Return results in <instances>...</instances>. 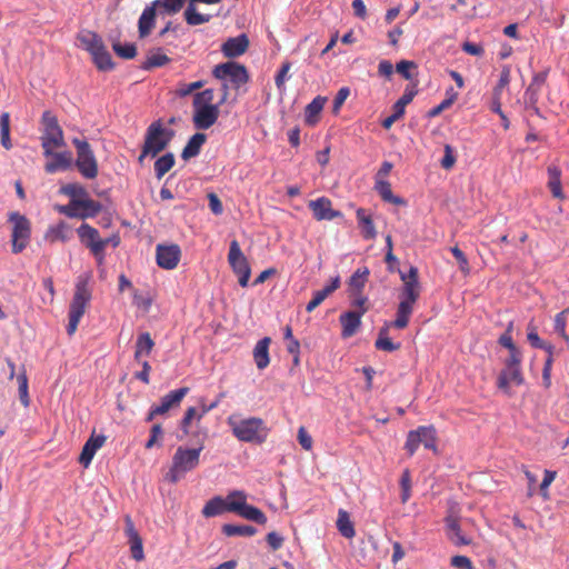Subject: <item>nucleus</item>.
Here are the masks:
<instances>
[{
    "mask_svg": "<svg viewBox=\"0 0 569 569\" xmlns=\"http://www.w3.org/2000/svg\"><path fill=\"white\" fill-rule=\"evenodd\" d=\"M227 425L232 435L242 442L261 445L269 433L264 421L258 417L241 418L238 415H231L227 418Z\"/></svg>",
    "mask_w": 569,
    "mask_h": 569,
    "instance_id": "1",
    "label": "nucleus"
},
{
    "mask_svg": "<svg viewBox=\"0 0 569 569\" xmlns=\"http://www.w3.org/2000/svg\"><path fill=\"white\" fill-rule=\"evenodd\" d=\"M202 449L203 446L192 449L178 447L172 457V465L166 473V480L177 483L187 472L196 469L199 465Z\"/></svg>",
    "mask_w": 569,
    "mask_h": 569,
    "instance_id": "2",
    "label": "nucleus"
},
{
    "mask_svg": "<svg viewBox=\"0 0 569 569\" xmlns=\"http://www.w3.org/2000/svg\"><path fill=\"white\" fill-rule=\"evenodd\" d=\"M212 74L214 78L222 81L223 96L220 103H223L227 100L229 88L227 83L228 81L234 89H239L249 81V74L246 67L234 61H227L224 63L217 64L212 70Z\"/></svg>",
    "mask_w": 569,
    "mask_h": 569,
    "instance_id": "3",
    "label": "nucleus"
},
{
    "mask_svg": "<svg viewBox=\"0 0 569 569\" xmlns=\"http://www.w3.org/2000/svg\"><path fill=\"white\" fill-rule=\"evenodd\" d=\"M43 127L40 137L43 156L49 157L56 148L66 146L63 131L58 122L57 117L51 111H44L41 117Z\"/></svg>",
    "mask_w": 569,
    "mask_h": 569,
    "instance_id": "4",
    "label": "nucleus"
},
{
    "mask_svg": "<svg viewBox=\"0 0 569 569\" xmlns=\"http://www.w3.org/2000/svg\"><path fill=\"white\" fill-rule=\"evenodd\" d=\"M90 299L91 292L88 287V281L79 279L76 283L74 295L69 306V322L67 326V333L69 336H72L76 332Z\"/></svg>",
    "mask_w": 569,
    "mask_h": 569,
    "instance_id": "5",
    "label": "nucleus"
},
{
    "mask_svg": "<svg viewBox=\"0 0 569 569\" xmlns=\"http://www.w3.org/2000/svg\"><path fill=\"white\" fill-rule=\"evenodd\" d=\"M173 137L174 131L166 128L160 119L153 121L146 130L144 154L156 157L168 147Z\"/></svg>",
    "mask_w": 569,
    "mask_h": 569,
    "instance_id": "6",
    "label": "nucleus"
},
{
    "mask_svg": "<svg viewBox=\"0 0 569 569\" xmlns=\"http://www.w3.org/2000/svg\"><path fill=\"white\" fill-rule=\"evenodd\" d=\"M522 356L507 357L503 361V368L497 378V388L506 396L511 397V386H521L525 383L522 373Z\"/></svg>",
    "mask_w": 569,
    "mask_h": 569,
    "instance_id": "7",
    "label": "nucleus"
},
{
    "mask_svg": "<svg viewBox=\"0 0 569 569\" xmlns=\"http://www.w3.org/2000/svg\"><path fill=\"white\" fill-rule=\"evenodd\" d=\"M72 144L77 150L74 164L78 171L86 179H94L98 176V162L91 146L79 138H73Z\"/></svg>",
    "mask_w": 569,
    "mask_h": 569,
    "instance_id": "8",
    "label": "nucleus"
},
{
    "mask_svg": "<svg viewBox=\"0 0 569 569\" xmlns=\"http://www.w3.org/2000/svg\"><path fill=\"white\" fill-rule=\"evenodd\" d=\"M8 221L13 224L11 233L12 252L20 253L30 242L31 223L24 214L18 211L9 212Z\"/></svg>",
    "mask_w": 569,
    "mask_h": 569,
    "instance_id": "9",
    "label": "nucleus"
},
{
    "mask_svg": "<svg viewBox=\"0 0 569 569\" xmlns=\"http://www.w3.org/2000/svg\"><path fill=\"white\" fill-rule=\"evenodd\" d=\"M228 261L232 271L238 276L239 284L246 288L251 276V268L237 240L230 242Z\"/></svg>",
    "mask_w": 569,
    "mask_h": 569,
    "instance_id": "10",
    "label": "nucleus"
},
{
    "mask_svg": "<svg viewBox=\"0 0 569 569\" xmlns=\"http://www.w3.org/2000/svg\"><path fill=\"white\" fill-rule=\"evenodd\" d=\"M77 233L81 243L90 250L97 263L99 266L102 264L104 262L106 252H103V242L99 231L88 223H82L77 229Z\"/></svg>",
    "mask_w": 569,
    "mask_h": 569,
    "instance_id": "11",
    "label": "nucleus"
},
{
    "mask_svg": "<svg viewBox=\"0 0 569 569\" xmlns=\"http://www.w3.org/2000/svg\"><path fill=\"white\" fill-rule=\"evenodd\" d=\"M231 498H239L238 500H234V503L230 506L231 512H236L240 517L250 521H254L259 525H264L267 522L266 515L259 508L246 502L247 497L243 491L236 490L230 492L229 499Z\"/></svg>",
    "mask_w": 569,
    "mask_h": 569,
    "instance_id": "12",
    "label": "nucleus"
},
{
    "mask_svg": "<svg viewBox=\"0 0 569 569\" xmlns=\"http://www.w3.org/2000/svg\"><path fill=\"white\" fill-rule=\"evenodd\" d=\"M181 258V250L178 244H158L156 248L157 264L166 270L174 269Z\"/></svg>",
    "mask_w": 569,
    "mask_h": 569,
    "instance_id": "13",
    "label": "nucleus"
},
{
    "mask_svg": "<svg viewBox=\"0 0 569 569\" xmlns=\"http://www.w3.org/2000/svg\"><path fill=\"white\" fill-rule=\"evenodd\" d=\"M192 121L198 130H207L212 127L219 118V106L193 107Z\"/></svg>",
    "mask_w": 569,
    "mask_h": 569,
    "instance_id": "14",
    "label": "nucleus"
},
{
    "mask_svg": "<svg viewBox=\"0 0 569 569\" xmlns=\"http://www.w3.org/2000/svg\"><path fill=\"white\" fill-rule=\"evenodd\" d=\"M309 208L312 211L315 219L318 221H330L342 216L340 211L332 209L330 199L326 197L310 201Z\"/></svg>",
    "mask_w": 569,
    "mask_h": 569,
    "instance_id": "15",
    "label": "nucleus"
},
{
    "mask_svg": "<svg viewBox=\"0 0 569 569\" xmlns=\"http://www.w3.org/2000/svg\"><path fill=\"white\" fill-rule=\"evenodd\" d=\"M126 528L124 532L128 538V543L130 545L131 557L136 561H141L144 559L143 545L142 539L138 531L134 528L133 521L129 516L124 518Z\"/></svg>",
    "mask_w": 569,
    "mask_h": 569,
    "instance_id": "16",
    "label": "nucleus"
},
{
    "mask_svg": "<svg viewBox=\"0 0 569 569\" xmlns=\"http://www.w3.org/2000/svg\"><path fill=\"white\" fill-rule=\"evenodd\" d=\"M249 47L247 34L241 33L237 37L228 38L221 46V52L224 57L233 59L243 54Z\"/></svg>",
    "mask_w": 569,
    "mask_h": 569,
    "instance_id": "17",
    "label": "nucleus"
},
{
    "mask_svg": "<svg viewBox=\"0 0 569 569\" xmlns=\"http://www.w3.org/2000/svg\"><path fill=\"white\" fill-rule=\"evenodd\" d=\"M234 500L236 498L229 499V496L227 497V499H223L220 496H216L206 502L201 510V513L206 518H212L220 516L226 511L231 512L230 506L234 503Z\"/></svg>",
    "mask_w": 569,
    "mask_h": 569,
    "instance_id": "18",
    "label": "nucleus"
},
{
    "mask_svg": "<svg viewBox=\"0 0 569 569\" xmlns=\"http://www.w3.org/2000/svg\"><path fill=\"white\" fill-rule=\"evenodd\" d=\"M106 437L103 435H91V437L86 441L82 447L81 453L79 456V463L84 468H88L96 455V452L104 445Z\"/></svg>",
    "mask_w": 569,
    "mask_h": 569,
    "instance_id": "19",
    "label": "nucleus"
},
{
    "mask_svg": "<svg viewBox=\"0 0 569 569\" xmlns=\"http://www.w3.org/2000/svg\"><path fill=\"white\" fill-rule=\"evenodd\" d=\"M221 0H189L188 6L183 12L186 22L189 26H199L207 23L211 20L210 14L199 13L196 8V3L201 2L206 4L219 3Z\"/></svg>",
    "mask_w": 569,
    "mask_h": 569,
    "instance_id": "20",
    "label": "nucleus"
},
{
    "mask_svg": "<svg viewBox=\"0 0 569 569\" xmlns=\"http://www.w3.org/2000/svg\"><path fill=\"white\" fill-rule=\"evenodd\" d=\"M157 10L158 8L153 2H151L143 9L138 20L139 38H147L151 33L152 29L156 26Z\"/></svg>",
    "mask_w": 569,
    "mask_h": 569,
    "instance_id": "21",
    "label": "nucleus"
},
{
    "mask_svg": "<svg viewBox=\"0 0 569 569\" xmlns=\"http://www.w3.org/2000/svg\"><path fill=\"white\" fill-rule=\"evenodd\" d=\"M188 392V387H181L170 391L161 398L160 403L156 406L154 412L161 415L167 413L170 409L178 407Z\"/></svg>",
    "mask_w": 569,
    "mask_h": 569,
    "instance_id": "22",
    "label": "nucleus"
},
{
    "mask_svg": "<svg viewBox=\"0 0 569 569\" xmlns=\"http://www.w3.org/2000/svg\"><path fill=\"white\" fill-rule=\"evenodd\" d=\"M361 312H357L356 310L347 311L340 316V323L342 326V337L349 338L352 337L357 329L361 325Z\"/></svg>",
    "mask_w": 569,
    "mask_h": 569,
    "instance_id": "23",
    "label": "nucleus"
},
{
    "mask_svg": "<svg viewBox=\"0 0 569 569\" xmlns=\"http://www.w3.org/2000/svg\"><path fill=\"white\" fill-rule=\"evenodd\" d=\"M49 157L52 158L51 161L47 162L44 166V170L47 173H54L57 171H64L68 170L72 164V157L71 152L64 151V152H53L52 154H49Z\"/></svg>",
    "mask_w": 569,
    "mask_h": 569,
    "instance_id": "24",
    "label": "nucleus"
},
{
    "mask_svg": "<svg viewBox=\"0 0 569 569\" xmlns=\"http://www.w3.org/2000/svg\"><path fill=\"white\" fill-rule=\"evenodd\" d=\"M271 339L269 337H264L260 339L253 349V359L256 366L259 370H263L269 366V345Z\"/></svg>",
    "mask_w": 569,
    "mask_h": 569,
    "instance_id": "25",
    "label": "nucleus"
},
{
    "mask_svg": "<svg viewBox=\"0 0 569 569\" xmlns=\"http://www.w3.org/2000/svg\"><path fill=\"white\" fill-rule=\"evenodd\" d=\"M327 102L326 97L317 96L305 108V122L308 126H315L319 121V116Z\"/></svg>",
    "mask_w": 569,
    "mask_h": 569,
    "instance_id": "26",
    "label": "nucleus"
},
{
    "mask_svg": "<svg viewBox=\"0 0 569 569\" xmlns=\"http://www.w3.org/2000/svg\"><path fill=\"white\" fill-rule=\"evenodd\" d=\"M78 40L80 41L81 46L88 52H90L91 56L106 47L102 41V38L93 31L80 32L78 36Z\"/></svg>",
    "mask_w": 569,
    "mask_h": 569,
    "instance_id": "27",
    "label": "nucleus"
},
{
    "mask_svg": "<svg viewBox=\"0 0 569 569\" xmlns=\"http://www.w3.org/2000/svg\"><path fill=\"white\" fill-rule=\"evenodd\" d=\"M206 140H207V136L204 133H201V132L194 133L188 140L187 144L182 149L181 158L187 161L191 158L197 157L200 153L201 148L204 144Z\"/></svg>",
    "mask_w": 569,
    "mask_h": 569,
    "instance_id": "28",
    "label": "nucleus"
},
{
    "mask_svg": "<svg viewBox=\"0 0 569 569\" xmlns=\"http://www.w3.org/2000/svg\"><path fill=\"white\" fill-rule=\"evenodd\" d=\"M548 188L551 194L560 200L566 198L561 186V170L557 166L548 167Z\"/></svg>",
    "mask_w": 569,
    "mask_h": 569,
    "instance_id": "29",
    "label": "nucleus"
},
{
    "mask_svg": "<svg viewBox=\"0 0 569 569\" xmlns=\"http://www.w3.org/2000/svg\"><path fill=\"white\" fill-rule=\"evenodd\" d=\"M446 526L448 529V537L456 546H467L471 541L462 535L458 520L449 516L446 518Z\"/></svg>",
    "mask_w": 569,
    "mask_h": 569,
    "instance_id": "30",
    "label": "nucleus"
},
{
    "mask_svg": "<svg viewBox=\"0 0 569 569\" xmlns=\"http://www.w3.org/2000/svg\"><path fill=\"white\" fill-rule=\"evenodd\" d=\"M170 62V58L162 52L161 48H157L156 50L150 51L147 59L142 62L141 69L143 70H152L154 68H160Z\"/></svg>",
    "mask_w": 569,
    "mask_h": 569,
    "instance_id": "31",
    "label": "nucleus"
},
{
    "mask_svg": "<svg viewBox=\"0 0 569 569\" xmlns=\"http://www.w3.org/2000/svg\"><path fill=\"white\" fill-rule=\"evenodd\" d=\"M356 213H357V219H358L359 226L361 227L362 237L366 240L375 239L377 236V231H376V228H375L371 217L368 216L366 213V210L362 208H359Z\"/></svg>",
    "mask_w": 569,
    "mask_h": 569,
    "instance_id": "32",
    "label": "nucleus"
},
{
    "mask_svg": "<svg viewBox=\"0 0 569 569\" xmlns=\"http://www.w3.org/2000/svg\"><path fill=\"white\" fill-rule=\"evenodd\" d=\"M154 342L149 332H142L136 341L134 360L140 362L141 357L149 356L152 351Z\"/></svg>",
    "mask_w": 569,
    "mask_h": 569,
    "instance_id": "33",
    "label": "nucleus"
},
{
    "mask_svg": "<svg viewBox=\"0 0 569 569\" xmlns=\"http://www.w3.org/2000/svg\"><path fill=\"white\" fill-rule=\"evenodd\" d=\"M419 437L421 438V445L428 449L437 452V430L430 426H420L417 428Z\"/></svg>",
    "mask_w": 569,
    "mask_h": 569,
    "instance_id": "34",
    "label": "nucleus"
},
{
    "mask_svg": "<svg viewBox=\"0 0 569 569\" xmlns=\"http://www.w3.org/2000/svg\"><path fill=\"white\" fill-rule=\"evenodd\" d=\"M388 331H389L388 323L386 326H383L382 328H380L378 338L375 342V347L378 350L393 352V351L400 349L401 345H400V342H397V343L392 342L390 340V338L388 337Z\"/></svg>",
    "mask_w": 569,
    "mask_h": 569,
    "instance_id": "35",
    "label": "nucleus"
},
{
    "mask_svg": "<svg viewBox=\"0 0 569 569\" xmlns=\"http://www.w3.org/2000/svg\"><path fill=\"white\" fill-rule=\"evenodd\" d=\"M368 276L369 269L367 267L358 268L349 279V293H359V291H362L368 280Z\"/></svg>",
    "mask_w": 569,
    "mask_h": 569,
    "instance_id": "36",
    "label": "nucleus"
},
{
    "mask_svg": "<svg viewBox=\"0 0 569 569\" xmlns=\"http://www.w3.org/2000/svg\"><path fill=\"white\" fill-rule=\"evenodd\" d=\"M375 188L383 201L393 203V204H405L406 203V201L402 198L395 196L392 193L391 184L389 181L377 180Z\"/></svg>",
    "mask_w": 569,
    "mask_h": 569,
    "instance_id": "37",
    "label": "nucleus"
},
{
    "mask_svg": "<svg viewBox=\"0 0 569 569\" xmlns=\"http://www.w3.org/2000/svg\"><path fill=\"white\" fill-rule=\"evenodd\" d=\"M221 531L227 537H251L257 533V529L253 526L233 523L223 525Z\"/></svg>",
    "mask_w": 569,
    "mask_h": 569,
    "instance_id": "38",
    "label": "nucleus"
},
{
    "mask_svg": "<svg viewBox=\"0 0 569 569\" xmlns=\"http://www.w3.org/2000/svg\"><path fill=\"white\" fill-rule=\"evenodd\" d=\"M337 528L341 536L345 538L351 539L356 535V530L352 521L350 520V516L343 509H340L338 512Z\"/></svg>",
    "mask_w": 569,
    "mask_h": 569,
    "instance_id": "39",
    "label": "nucleus"
},
{
    "mask_svg": "<svg viewBox=\"0 0 569 569\" xmlns=\"http://www.w3.org/2000/svg\"><path fill=\"white\" fill-rule=\"evenodd\" d=\"M413 312V308L408 306L405 302H399L396 313V319L389 326L395 327L396 329H405L410 320V317Z\"/></svg>",
    "mask_w": 569,
    "mask_h": 569,
    "instance_id": "40",
    "label": "nucleus"
},
{
    "mask_svg": "<svg viewBox=\"0 0 569 569\" xmlns=\"http://www.w3.org/2000/svg\"><path fill=\"white\" fill-rule=\"evenodd\" d=\"M76 204H80L81 219L94 218L102 210V204L99 201L92 200L89 197L80 200Z\"/></svg>",
    "mask_w": 569,
    "mask_h": 569,
    "instance_id": "41",
    "label": "nucleus"
},
{
    "mask_svg": "<svg viewBox=\"0 0 569 569\" xmlns=\"http://www.w3.org/2000/svg\"><path fill=\"white\" fill-rule=\"evenodd\" d=\"M174 154L167 152L159 157L154 162V173L158 179H161L167 172H169L174 166Z\"/></svg>",
    "mask_w": 569,
    "mask_h": 569,
    "instance_id": "42",
    "label": "nucleus"
},
{
    "mask_svg": "<svg viewBox=\"0 0 569 569\" xmlns=\"http://www.w3.org/2000/svg\"><path fill=\"white\" fill-rule=\"evenodd\" d=\"M153 3L158 8L160 14L172 16L183 8L186 0H154Z\"/></svg>",
    "mask_w": 569,
    "mask_h": 569,
    "instance_id": "43",
    "label": "nucleus"
},
{
    "mask_svg": "<svg viewBox=\"0 0 569 569\" xmlns=\"http://www.w3.org/2000/svg\"><path fill=\"white\" fill-rule=\"evenodd\" d=\"M92 60L100 71H110L114 68L111 54L108 52L106 47L93 53Z\"/></svg>",
    "mask_w": 569,
    "mask_h": 569,
    "instance_id": "44",
    "label": "nucleus"
},
{
    "mask_svg": "<svg viewBox=\"0 0 569 569\" xmlns=\"http://www.w3.org/2000/svg\"><path fill=\"white\" fill-rule=\"evenodd\" d=\"M417 93L418 90L416 89V86L407 87L405 89L403 94L393 103L392 111H396L400 116H403L406 106L413 100Z\"/></svg>",
    "mask_w": 569,
    "mask_h": 569,
    "instance_id": "45",
    "label": "nucleus"
},
{
    "mask_svg": "<svg viewBox=\"0 0 569 569\" xmlns=\"http://www.w3.org/2000/svg\"><path fill=\"white\" fill-rule=\"evenodd\" d=\"M400 278L403 281L402 289L413 290L420 293V283L418 279V269L413 266L409 268V271L400 272Z\"/></svg>",
    "mask_w": 569,
    "mask_h": 569,
    "instance_id": "46",
    "label": "nucleus"
},
{
    "mask_svg": "<svg viewBox=\"0 0 569 569\" xmlns=\"http://www.w3.org/2000/svg\"><path fill=\"white\" fill-rule=\"evenodd\" d=\"M0 138L1 146L6 150H10L12 148V142L10 139V114L8 112H3L0 116Z\"/></svg>",
    "mask_w": 569,
    "mask_h": 569,
    "instance_id": "47",
    "label": "nucleus"
},
{
    "mask_svg": "<svg viewBox=\"0 0 569 569\" xmlns=\"http://www.w3.org/2000/svg\"><path fill=\"white\" fill-rule=\"evenodd\" d=\"M540 96V89L528 86L523 94V101L527 109L532 110L536 114H540L538 108V100Z\"/></svg>",
    "mask_w": 569,
    "mask_h": 569,
    "instance_id": "48",
    "label": "nucleus"
},
{
    "mask_svg": "<svg viewBox=\"0 0 569 569\" xmlns=\"http://www.w3.org/2000/svg\"><path fill=\"white\" fill-rule=\"evenodd\" d=\"M70 200H82L88 197L87 189L80 183H68L60 189Z\"/></svg>",
    "mask_w": 569,
    "mask_h": 569,
    "instance_id": "49",
    "label": "nucleus"
},
{
    "mask_svg": "<svg viewBox=\"0 0 569 569\" xmlns=\"http://www.w3.org/2000/svg\"><path fill=\"white\" fill-rule=\"evenodd\" d=\"M18 387H19V400L23 407H28L30 405L29 391H28V377L26 373V369H22L17 376Z\"/></svg>",
    "mask_w": 569,
    "mask_h": 569,
    "instance_id": "50",
    "label": "nucleus"
},
{
    "mask_svg": "<svg viewBox=\"0 0 569 569\" xmlns=\"http://www.w3.org/2000/svg\"><path fill=\"white\" fill-rule=\"evenodd\" d=\"M116 54L122 59H133L137 56V47L134 43H121L116 41L112 43Z\"/></svg>",
    "mask_w": 569,
    "mask_h": 569,
    "instance_id": "51",
    "label": "nucleus"
},
{
    "mask_svg": "<svg viewBox=\"0 0 569 569\" xmlns=\"http://www.w3.org/2000/svg\"><path fill=\"white\" fill-rule=\"evenodd\" d=\"M47 237H50L52 241L60 240L62 242H66L70 238V230L64 222H60L57 226L49 228Z\"/></svg>",
    "mask_w": 569,
    "mask_h": 569,
    "instance_id": "52",
    "label": "nucleus"
},
{
    "mask_svg": "<svg viewBox=\"0 0 569 569\" xmlns=\"http://www.w3.org/2000/svg\"><path fill=\"white\" fill-rule=\"evenodd\" d=\"M213 101V90L212 89H204L201 92H197L193 96L192 106L193 107H200V106H214L212 103ZM219 102L217 106H220Z\"/></svg>",
    "mask_w": 569,
    "mask_h": 569,
    "instance_id": "53",
    "label": "nucleus"
},
{
    "mask_svg": "<svg viewBox=\"0 0 569 569\" xmlns=\"http://www.w3.org/2000/svg\"><path fill=\"white\" fill-rule=\"evenodd\" d=\"M420 445L421 438L419 437L417 429L410 430L407 435V440L405 443V449L407 450L408 455L412 457Z\"/></svg>",
    "mask_w": 569,
    "mask_h": 569,
    "instance_id": "54",
    "label": "nucleus"
},
{
    "mask_svg": "<svg viewBox=\"0 0 569 569\" xmlns=\"http://www.w3.org/2000/svg\"><path fill=\"white\" fill-rule=\"evenodd\" d=\"M499 345L509 350L508 357L522 356L520 349L513 343L512 336L509 333H502L498 339Z\"/></svg>",
    "mask_w": 569,
    "mask_h": 569,
    "instance_id": "55",
    "label": "nucleus"
},
{
    "mask_svg": "<svg viewBox=\"0 0 569 569\" xmlns=\"http://www.w3.org/2000/svg\"><path fill=\"white\" fill-rule=\"evenodd\" d=\"M74 202H80V200H70V202L66 206L59 207V212L64 214L68 218H79L81 219L80 204H74Z\"/></svg>",
    "mask_w": 569,
    "mask_h": 569,
    "instance_id": "56",
    "label": "nucleus"
},
{
    "mask_svg": "<svg viewBox=\"0 0 569 569\" xmlns=\"http://www.w3.org/2000/svg\"><path fill=\"white\" fill-rule=\"evenodd\" d=\"M443 157L440 160V164L445 170H450L456 163V154L455 150L450 144H445L443 147Z\"/></svg>",
    "mask_w": 569,
    "mask_h": 569,
    "instance_id": "57",
    "label": "nucleus"
},
{
    "mask_svg": "<svg viewBox=\"0 0 569 569\" xmlns=\"http://www.w3.org/2000/svg\"><path fill=\"white\" fill-rule=\"evenodd\" d=\"M162 437H163V430H162L161 425H159V423L153 425L150 430V437L144 445L146 449H151L156 445L161 446V443L158 441H159V439H162Z\"/></svg>",
    "mask_w": 569,
    "mask_h": 569,
    "instance_id": "58",
    "label": "nucleus"
},
{
    "mask_svg": "<svg viewBox=\"0 0 569 569\" xmlns=\"http://www.w3.org/2000/svg\"><path fill=\"white\" fill-rule=\"evenodd\" d=\"M349 297L351 298V306L358 308L357 312H361L363 316L368 310L366 307L368 298L362 295V291H359V293H349Z\"/></svg>",
    "mask_w": 569,
    "mask_h": 569,
    "instance_id": "59",
    "label": "nucleus"
},
{
    "mask_svg": "<svg viewBox=\"0 0 569 569\" xmlns=\"http://www.w3.org/2000/svg\"><path fill=\"white\" fill-rule=\"evenodd\" d=\"M203 84H204V82L202 80L191 82V83H180L177 89V96H179L181 98L187 97L194 90L202 88Z\"/></svg>",
    "mask_w": 569,
    "mask_h": 569,
    "instance_id": "60",
    "label": "nucleus"
},
{
    "mask_svg": "<svg viewBox=\"0 0 569 569\" xmlns=\"http://www.w3.org/2000/svg\"><path fill=\"white\" fill-rule=\"evenodd\" d=\"M527 339L533 348L542 349L548 342L540 339L535 326L529 325Z\"/></svg>",
    "mask_w": 569,
    "mask_h": 569,
    "instance_id": "61",
    "label": "nucleus"
},
{
    "mask_svg": "<svg viewBox=\"0 0 569 569\" xmlns=\"http://www.w3.org/2000/svg\"><path fill=\"white\" fill-rule=\"evenodd\" d=\"M411 68H417V64L409 60H401L396 64L397 72H399L407 80L412 79V74L410 72Z\"/></svg>",
    "mask_w": 569,
    "mask_h": 569,
    "instance_id": "62",
    "label": "nucleus"
},
{
    "mask_svg": "<svg viewBox=\"0 0 569 569\" xmlns=\"http://www.w3.org/2000/svg\"><path fill=\"white\" fill-rule=\"evenodd\" d=\"M566 313H567L566 310L557 313L555 317V320H553V330L559 336H565V332H566V326H567Z\"/></svg>",
    "mask_w": 569,
    "mask_h": 569,
    "instance_id": "63",
    "label": "nucleus"
},
{
    "mask_svg": "<svg viewBox=\"0 0 569 569\" xmlns=\"http://www.w3.org/2000/svg\"><path fill=\"white\" fill-rule=\"evenodd\" d=\"M450 565L457 569H475L471 560L466 556H453Z\"/></svg>",
    "mask_w": 569,
    "mask_h": 569,
    "instance_id": "64",
    "label": "nucleus"
}]
</instances>
